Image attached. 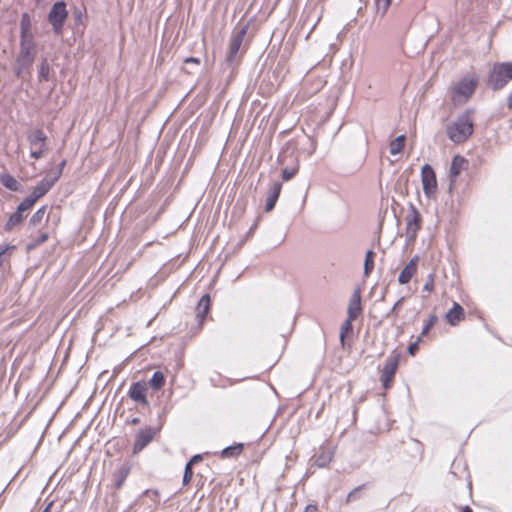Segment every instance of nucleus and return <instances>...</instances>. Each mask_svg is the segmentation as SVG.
<instances>
[{"mask_svg": "<svg viewBox=\"0 0 512 512\" xmlns=\"http://www.w3.org/2000/svg\"><path fill=\"white\" fill-rule=\"evenodd\" d=\"M46 212H47L46 206H42L41 208H39L31 217L29 224L33 227H37L38 225H40L43 222V220L47 221L48 217H46Z\"/></svg>", "mask_w": 512, "mask_h": 512, "instance_id": "obj_23", "label": "nucleus"}, {"mask_svg": "<svg viewBox=\"0 0 512 512\" xmlns=\"http://www.w3.org/2000/svg\"><path fill=\"white\" fill-rule=\"evenodd\" d=\"M375 1H376V6H377L378 12H381L382 14L386 13V11L388 10V8L391 4V0H375Z\"/></svg>", "mask_w": 512, "mask_h": 512, "instance_id": "obj_32", "label": "nucleus"}, {"mask_svg": "<svg viewBox=\"0 0 512 512\" xmlns=\"http://www.w3.org/2000/svg\"><path fill=\"white\" fill-rule=\"evenodd\" d=\"M67 17L68 11L66 9V4L62 1L56 2L48 14V21L52 25L53 31L55 33H61Z\"/></svg>", "mask_w": 512, "mask_h": 512, "instance_id": "obj_4", "label": "nucleus"}, {"mask_svg": "<svg viewBox=\"0 0 512 512\" xmlns=\"http://www.w3.org/2000/svg\"><path fill=\"white\" fill-rule=\"evenodd\" d=\"M153 436L154 434L151 429L140 431L137 434L134 451L138 452L142 450L153 439Z\"/></svg>", "mask_w": 512, "mask_h": 512, "instance_id": "obj_17", "label": "nucleus"}, {"mask_svg": "<svg viewBox=\"0 0 512 512\" xmlns=\"http://www.w3.org/2000/svg\"><path fill=\"white\" fill-rule=\"evenodd\" d=\"M280 191H281V184L278 182L273 183V185L270 188L268 197H267L266 206H265L266 211H271L274 208V206L277 202V199L280 195Z\"/></svg>", "mask_w": 512, "mask_h": 512, "instance_id": "obj_18", "label": "nucleus"}, {"mask_svg": "<svg viewBox=\"0 0 512 512\" xmlns=\"http://www.w3.org/2000/svg\"><path fill=\"white\" fill-rule=\"evenodd\" d=\"M418 344H419V340H417L416 342L412 343L409 347H408V352L411 354V355H415L416 352L418 351Z\"/></svg>", "mask_w": 512, "mask_h": 512, "instance_id": "obj_38", "label": "nucleus"}, {"mask_svg": "<svg viewBox=\"0 0 512 512\" xmlns=\"http://www.w3.org/2000/svg\"><path fill=\"white\" fill-rule=\"evenodd\" d=\"M149 384L155 390L160 389L165 384V377L163 373L159 371L155 372L150 379Z\"/></svg>", "mask_w": 512, "mask_h": 512, "instance_id": "obj_26", "label": "nucleus"}, {"mask_svg": "<svg viewBox=\"0 0 512 512\" xmlns=\"http://www.w3.org/2000/svg\"><path fill=\"white\" fill-rule=\"evenodd\" d=\"M463 315V308L458 303H454L453 307L447 312L446 319L451 325H456L463 318Z\"/></svg>", "mask_w": 512, "mask_h": 512, "instance_id": "obj_20", "label": "nucleus"}, {"mask_svg": "<svg viewBox=\"0 0 512 512\" xmlns=\"http://www.w3.org/2000/svg\"><path fill=\"white\" fill-rule=\"evenodd\" d=\"M397 366H398V359L395 357L390 358L386 361L385 366L382 371V375H381V381L385 388H388L390 386V383L392 382V380L394 378Z\"/></svg>", "mask_w": 512, "mask_h": 512, "instance_id": "obj_11", "label": "nucleus"}, {"mask_svg": "<svg viewBox=\"0 0 512 512\" xmlns=\"http://www.w3.org/2000/svg\"><path fill=\"white\" fill-rule=\"evenodd\" d=\"M192 476H193L192 466H190V464H186L184 476H183V483L188 484L191 481Z\"/></svg>", "mask_w": 512, "mask_h": 512, "instance_id": "obj_34", "label": "nucleus"}, {"mask_svg": "<svg viewBox=\"0 0 512 512\" xmlns=\"http://www.w3.org/2000/svg\"><path fill=\"white\" fill-rule=\"evenodd\" d=\"M201 459H202L201 455H195L191 458V460L187 464H190V466H192L193 464L199 462Z\"/></svg>", "mask_w": 512, "mask_h": 512, "instance_id": "obj_40", "label": "nucleus"}, {"mask_svg": "<svg viewBox=\"0 0 512 512\" xmlns=\"http://www.w3.org/2000/svg\"><path fill=\"white\" fill-rule=\"evenodd\" d=\"M22 220H23V213L17 209L16 212L9 217V219L5 225V229L12 230L13 227L20 224L22 222Z\"/></svg>", "mask_w": 512, "mask_h": 512, "instance_id": "obj_24", "label": "nucleus"}, {"mask_svg": "<svg viewBox=\"0 0 512 512\" xmlns=\"http://www.w3.org/2000/svg\"><path fill=\"white\" fill-rule=\"evenodd\" d=\"M508 105L510 108H512V92L510 93V95L508 97Z\"/></svg>", "mask_w": 512, "mask_h": 512, "instance_id": "obj_43", "label": "nucleus"}, {"mask_svg": "<svg viewBox=\"0 0 512 512\" xmlns=\"http://www.w3.org/2000/svg\"><path fill=\"white\" fill-rule=\"evenodd\" d=\"M305 512H317V507L314 506V505H308L306 508H305Z\"/></svg>", "mask_w": 512, "mask_h": 512, "instance_id": "obj_41", "label": "nucleus"}, {"mask_svg": "<svg viewBox=\"0 0 512 512\" xmlns=\"http://www.w3.org/2000/svg\"><path fill=\"white\" fill-rule=\"evenodd\" d=\"M13 249H15V246H9V245H6L1 248V250H0V267L3 266L5 256L8 253V251L13 250Z\"/></svg>", "mask_w": 512, "mask_h": 512, "instance_id": "obj_35", "label": "nucleus"}, {"mask_svg": "<svg viewBox=\"0 0 512 512\" xmlns=\"http://www.w3.org/2000/svg\"><path fill=\"white\" fill-rule=\"evenodd\" d=\"M435 320H436V318H435V317H432V318L429 320V322H428V323L425 325V327L423 328L421 335H425L426 333H428V331L430 330V328L434 325Z\"/></svg>", "mask_w": 512, "mask_h": 512, "instance_id": "obj_37", "label": "nucleus"}, {"mask_svg": "<svg viewBox=\"0 0 512 512\" xmlns=\"http://www.w3.org/2000/svg\"><path fill=\"white\" fill-rule=\"evenodd\" d=\"M418 261L419 257L414 256L402 269L398 276V282L401 285H405L411 281V279L416 275L418 269Z\"/></svg>", "mask_w": 512, "mask_h": 512, "instance_id": "obj_10", "label": "nucleus"}, {"mask_svg": "<svg viewBox=\"0 0 512 512\" xmlns=\"http://www.w3.org/2000/svg\"><path fill=\"white\" fill-rule=\"evenodd\" d=\"M210 309V297L209 295H204L200 301L198 302V305L196 307V316L199 319L200 323H203L208 311Z\"/></svg>", "mask_w": 512, "mask_h": 512, "instance_id": "obj_19", "label": "nucleus"}, {"mask_svg": "<svg viewBox=\"0 0 512 512\" xmlns=\"http://www.w3.org/2000/svg\"><path fill=\"white\" fill-rule=\"evenodd\" d=\"M122 481H123V479L119 480V482H118V484H117V485H118V487L121 485Z\"/></svg>", "mask_w": 512, "mask_h": 512, "instance_id": "obj_47", "label": "nucleus"}, {"mask_svg": "<svg viewBox=\"0 0 512 512\" xmlns=\"http://www.w3.org/2000/svg\"><path fill=\"white\" fill-rule=\"evenodd\" d=\"M31 157L39 159L45 152L46 136L41 130H35L29 135Z\"/></svg>", "mask_w": 512, "mask_h": 512, "instance_id": "obj_6", "label": "nucleus"}, {"mask_svg": "<svg viewBox=\"0 0 512 512\" xmlns=\"http://www.w3.org/2000/svg\"><path fill=\"white\" fill-rule=\"evenodd\" d=\"M420 223V213L414 206H412L406 219V234L410 238H414L416 236V233L420 228Z\"/></svg>", "mask_w": 512, "mask_h": 512, "instance_id": "obj_9", "label": "nucleus"}, {"mask_svg": "<svg viewBox=\"0 0 512 512\" xmlns=\"http://www.w3.org/2000/svg\"><path fill=\"white\" fill-rule=\"evenodd\" d=\"M183 70H184L186 73H189V74L191 73V71H189L187 68H184Z\"/></svg>", "mask_w": 512, "mask_h": 512, "instance_id": "obj_46", "label": "nucleus"}, {"mask_svg": "<svg viewBox=\"0 0 512 512\" xmlns=\"http://www.w3.org/2000/svg\"><path fill=\"white\" fill-rule=\"evenodd\" d=\"M403 300H404V298L399 299V300L395 303V305H394V307H393L392 311H395L397 308H399V306L402 304Z\"/></svg>", "mask_w": 512, "mask_h": 512, "instance_id": "obj_42", "label": "nucleus"}, {"mask_svg": "<svg viewBox=\"0 0 512 512\" xmlns=\"http://www.w3.org/2000/svg\"><path fill=\"white\" fill-rule=\"evenodd\" d=\"M39 76L40 78H42L43 80H48V77H49V65L47 63V61H44L41 66H40V69H39Z\"/></svg>", "mask_w": 512, "mask_h": 512, "instance_id": "obj_33", "label": "nucleus"}, {"mask_svg": "<svg viewBox=\"0 0 512 512\" xmlns=\"http://www.w3.org/2000/svg\"><path fill=\"white\" fill-rule=\"evenodd\" d=\"M146 393L147 388L145 383L137 382L131 386L129 396L132 400L147 405Z\"/></svg>", "mask_w": 512, "mask_h": 512, "instance_id": "obj_13", "label": "nucleus"}, {"mask_svg": "<svg viewBox=\"0 0 512 512\" xmlns=\"http://www.w3.org/2000/svg\"><path fill=\"white\" fill-rule=\"evenodd\" d=\"M297 172V169H284L282 171V178L284 181L290 180Z\"/></svg>", "mask_w": 512, "mask_h": 512, "instance_id": "obj_36", "label": "nucleus"}, {"mask_svg": "<svg viewBox=\"0 0 512 512\" xmlns=\"http://www.w3.org/2000/svg\"><path fill=\"white\" fill-rule=\"evenodd\" d=\"M186 65L193 63V65L198 66L200 64V59L195 57H189L184 60Z\"/></svg>", "mask_w": 512, "mask_h": 512, "instance_id": "obj_39", "label": "nucleus"}, {"mask_svg": "<svg viewBox=\"0 0 512 512\" xmlns=\"http://www.w3.org/2000/svg\"><path fill=\"white\" fill-rule=\"evenodd\" d=\"M352 321L353 320H350L349 318H347L346 321L342 324L341 332H340V339H341L342 343L344 341L345 336L352 330Z\"/></svg>", "mask_w": 512, "mask_h": 512, "instance_id": "obj_29", "label": "nucleus"}, {"mask_svg": "<svg viewBox=\"0 0 512 512\" xmlns=\"http://www.w3.org/2000/svg\"><path fill=\"white\" fill-rule=\"evenodd\" d=\"M421 182L426 197L434 198L438 187L437 178L435 171L429 164H425L421 168Z\"/></svg>", "mask_w": 512, "mask_h": 512, "instance_id": "obj_5", "label": "nucleus"}, {"mask_svg": "<svg viewBox=\"0 0 512 512\" xmlns=\"http://www.w3.org/2000/svg\"><path fill=\"white\" fill-rule=\"evenodd\" d=\"M512 79V63H497L489 75V83L493 90L503 88Z\"/></svg>", "mask_w": 512, "mask_h": 512, "instance_id": "obj_3", "label": "nucleus"}, {"mask_svg": "<svg viewBox=\"0 0 512 512\" xmlns=\"http://www.w3.org/2000/svg\"><path fill=\"white\" fill-rule=\"evenodd\" d=\"M473 132V124L468 115L460 117L448 127V136L455 143L464 142Z\"/></svg>", "mask_w": 512, "mask_h": 512, "instance_id": "obj_2", "label": "nucleus"}, {"mask_svg": "<svg viewBox=\"0 0 512 512\" xmlns=\"http://www.w3.org/2000/svg\"><path fill=\"white\" fill-rule=\"evenodd\" d=\"M55 181H56V178L53 179V180H49V179H46V178L43 179L33 189V191L31 192L30 196H32V198L37 201L38 199L43 197L50 190V188L54 185Z\"/></svg>", "mask_w": 512, "mask_h": 512, "instance_id": "obj_15", "label": "nucleus"}, {"mask_svg": "<svg viewBox=\"0 0 512 512\" xmlns=\"http://www.w3.org/2000/svg\"><path fill=\"white\" fill-rule=\"evenodd\" d=\"M405 142H406V137L404 135H400L397 138H395L394 140H392L389 144L390 154H392V155L399 154L403 150V148L405 146Z\"/></svg>", "mask_w": 512, "mask_h": 512, "instance_id": "obj_22", "label": "nucleus"}, {"mask_svg": "<svg viewBox=\"0 0 512 512\" xmlns=\"http://www.w3.org/2000/svg\"><path fill=\"white\" fill-rule=\"evenodd\" d=\"M247 29L246 27H242L239 30H236L233 32L230 40V44L228 47V53H227V61L229 63H233L237 57V54L242 46V43L244 41L245 35H246Z\"/></svg>", "mask_w": 512, "mask_h": 512, "instance_id": "obj_7", "label": "nucleus"}, {"mask_svg": "<svg viewBox=\"0 0 512 512\" xmlns=\"http://www.w3.org/2000/svg\"><path fill=\"white\" fill-rule=\"evenodd\" d=\"M242 450H243V445L242 444H236V445H233V446H229V447H226L222 451V456L224 458L233 457V456L239 455L242 452Z\"/></svg>", "mask_w": 512, "mask_h": 512, "instance_id": "obj_27", "label": "nucleus"}, {"mask_svg": "<svg viewBox=\"0 0 512 512\" xmlns=\"http://www.w3.org/2000/svg\"><path fill=\"white\" fill-rule=\"evenodd\" d=\"M361 294L359 290H355L349 300L347 314L350 320H355L361 313Z\"/></svg>", "mask_w": 512, "mask_h": 512, "instance_id": "obj_12", "label": "nucleus"}, {"mask_svg": "<svg viewBox=\"0 0 512 512\" xmlns=\"http://www.w3.org/2000/svg\"><path fill=\"white\" fill-rule=\"evenodd\" d=\"M21 39H33L32 20L28 13H23L20 21Z\"/></svg>", "mask_w": 512, "mask_h": 512, "instance_id": "obj_14", "label": "nucleus"}, {"mask_svg": "<svg viewBox=\"0 0 512 512\" xmlns=\"http://www.w3.org/2000/svg\"><path fill=\"white\" fill-rule=\"evenodd\" d=\"M36 200H34L32 198V196H28L27 198H25L21 203L20 205L17 207V209L20 211V212H25L26 210L30 209L34 204H35Z\"/></svg>", "mask_w": 512, "mask_h": 512, "instance_id": "obj_28", "label": "nucleus"}, {"mask_svg": "<svg viewBox=\"0 0 512 512\" xmlns=\"http://www.w3.org/2000/svg\"><path fill=\"white\" fill-rule=\"evenodd\" d=\"M462 512H472L470 508L466 507Z\"/></svg>", "mask_w": 512, "mask_h": 512, "instance_id": "obj_44", "label": "nucleus"}, {"mask_svg": "<svg viewBox=\"0 0 512 512\" xmlns=\"http://www.w3.org/2000/svg\"><path fill=\"white\" fill-rule=\"evenodd\" d=\"M0 182L3 186L11 191H19L21 188L19 181L10 174L0 175Z\"/></svg>", "mask_w": 512, "mask_h": 512, "instance_id": "obj_21", "label": "nucleus"}, {"mask_svg": "<svg viewBox=\"0 0 512 512\" xmlns=\"http://www.w3.org/2000/svg\"><path fill=\"white\" fill-rule=\"evenodd\" d=\"M374 257L375 253L372 250L366 252L364 262V274L366 276H368L374 268Z\"/></svg>", "mask_w": 512, "mask_h": 512, "instance_id": "obj_25", "label": "nucleus"}, {"mask_svg": "<svg viewBox=\"0 0 512 512\" xmlns=\"http://www.w3.org/2000/svg\"><path fill=\"white\" fill-rule=\"evenodd\" d=\"M317 463L319 466H322L324 464L323 462H320V459L317 460Z\"/></svg>", "mask_w": 512, "mask_h": 512, "instance_id": "obj_45", "label": "nucleus"}, {"mask_svg": "<svg viewBox=\"0 0 512 512\" xmlns=\"http://www.w3.org/2000/svg\"><path fill=\"white\" fill-rule=\"evenodd\" d=\"M479 78L475 74H469L457 81L451 88L450 97L454 105L465 104L478 85Z\"/></svg>", "mask_w": 512, "mask_h": 512, "instance_id": "obj_1", "label": "nucleus"}, {"mask_svg": "<svg viewBox=\"0 0 512 512\" xmlns=\"http://www.w3.org/2000/svg\"><path fill=\"white\" fill-rule=\"evenodd\" d=\"M47 239H48V234L43 232L33 242L28 244L27 248L29 250L34 249L38 245H40V244L44 243L45 241H47Z\"/></svg>", "mask_w": 512, "mask_h": 512, "instance_id": "obj_30", "label": "nucleus"}, {"mask_svg": "<svg viewBox=\"0 0 512 512\" xmlns=\"http://www.w3.org/2000/svg\"><path fill=\"white\" fill-rule=\"evenodd\" d=\"M434 277L435 275L433 273L427 276L426 282L423 286V290L427 293H431L434 290Z\"/></svg>", "mask_w": 512, "mask_h": 512, "instance_id": "obj_31", "label": "nucleus"}, {"mask_svg": "<svg viewBox=\"0 0 512 512\" xmlns=\"http://www.w3.org/2000/svg\"><path fill=\"white\" fill-rule=\"evenodd\" d=\"M34 60L33 39L20 40V54L18 61L23 65H30Z\"/></svg>", "mask_w": 512, "mask_h": 512, "instance_id": "obj_8", "label": "nucleus"}, {"mask_svg": "<svg viewBox=\"0 0 512 512\" xmlns=\"http://www.w3.org/2000/svg\"><path fill=\"white\" fill-rule=\"evenodd\" d=\"M467 166V161L459 156V155H456L453 160H452V163H451V166H450V178H451V181H454L458 175L461 173V171H463Z\"/></svg>", "mask_w": 512, "mask_h": 512, "instance_id": "obj_16", "label": "nucleus"}]
</instances>
